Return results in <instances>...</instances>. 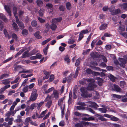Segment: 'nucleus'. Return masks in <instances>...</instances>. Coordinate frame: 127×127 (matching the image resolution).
Returning <instances> with one entry per match:
<instances>
[{"label":"nucleus","instance_id":"680f3d73","mask_svg":"<svg viewBox=\"0 0 127 127\" xmlns=\"http://www.w3.org/2000/svg\"><path fill=\"white\" fill-rule=\"evenodd\" d=\"M22 34L23 35H26L28 34V31L26 30H24L22 31Z\"/></svg>","mask_w":127,"mask_h":127},{"label":"nucleus","instance_id":"b1692460","mask_svg":"<svg viewBox=\"0 0 127 127\" xmlns=\"http://www.w3.org/2000/svg\"><path fill=\"white\" fill-rule=\"evenodd\" d=\"M54 89V88L53 87H52L50 88L48 90L44 91V94H47L48 93L51 92Z\"/></svg>","mask_w":127,"mask_h":127},{"label":"nucleus","instance_id":"dca6fc26","mask_svg":"<svg viewBox=\"0 0 127 127\" xmlns=\"http://www.w3.org/2000/svg\"><path fill=\"white\" fill-rule=\"evenodd\" d=\"M80 69L79 67H77L75 71V73L74 74H72V76L73 75V77L74 78H75L78 75V72L80 70Z\"/></svg>","mask_w":127,"mask_h":127},{"label":"nucleus","instance_id":"8fccbe9b","mask_svg":"<svg viewBox=\"0 0 127 127\" xmlns=\"http://www.w3.org/2000/svg\"><path fill=\"white\" fill-rule=\"evenodd\" d=\"M44 103V101H42L38 104L37 108L39 110L40 109V108L41 107V106Z\"/></svg>","mask_w":127,"mask_h":127},{"label":"nucleus","instance_id":"6ab92c4d","mask_svg":"<svg viewBox=\"0 0 127 127\" xmlns=\"http://www.w3.org/2000/svg\"><path fill=\"white\" fill-rule=\"evenodd\" d=\"M28 52V51H27L24 53L23 54V58H25L31 56L30 53H29Z\"/></svg>","mask_w":127,"mask_h":127},{"label":"nucleus","instance_id":"0eeeda50","mask_svg":"<svg viewBox=\"0 0 127 127\" xmlns=\"http://www.w3.org/2000/svg\"><path fill=\"white\" fill-rule=\"evenodd\" d=\"M113 90L117 92H120L121 91V89L117 85H114L112 88Z\"/></svg>","mask_w":127,"mask_h":127},{"label":"nucleus","instance_id":"2eb2a0df","mask_svg":"<svg viewBox=\"0 0 127 127\" xmlns=\"http://www.w3.org/2000/svg\"><path fill=\"white\" fill-rule=\"evenodd\" d=\"M96 79L97 80L98 84L99 86H101L103 82V79L102 78L98 77H96Z\"/></svg>","mask_w":127,"mask_h":127},{"label":"nucleus","instance_id":"9d476101","mask_svg":"<svg viewBox=\"0 0 127 127\" xmlns=\"http://www.w3.org/2000/svg\"><path fill=\"white\" fill-rule=\"evenodd\" d=\"M62 20L61 18H58L54 19L52 20V23L53 24H55L61 21Z\"/></svg>","mask_w":127,"mask_h":127},{"label":"nucleus","instance_id":"aec40b11","mask_svg":"<svg viewBox=\"0 0 127 127\" xmlns=\"http://www.w3.org/2000/svg\"><path fill=\"white\" fill-rule=\"evenodd\" d=\"M34 35L36 38L38 39H40L42 38V36L39 34V32L38 31L34 33Z\"/></svg>","mask_w":127,"mask_h":127},{"label":"nucleus","instance_id":"e433bc0d","mask_svg":"<svg viewBox=\"0 0 127 127\" xmlns=\"http://www.w3.org/2000/svg\"><path fill=\"white\" fill-rule=\"evenodd\" d=\"M97 115L98 116H99L98 118L99 120L102 121H106V119L104 118L102 116L98 114H97Z\"/></svg>","mask_w":127,"mask_h":127},{"label":"nucleus","instance_id":"c03bdc74","mask_svg":"<svg viewBox=\"0 0 127 127\" xmlns=\"http://www.w3.org/2000/svg\"><path fill=\"white\" fill-rule=\"evenodd\" d=\"M53 7L52 4L50 3H48L46 4V7H47L48 9H51Z\"/></svg>","mask_w":127,"mask_h":127},{"label":"nucleus","instance_id":"9b49d317","mask_svg":"<svg viewBox=\"0 0 127 127\" xmlns=\"http://www.w3.org/2000/svg\"><path fill=\"white\" fill-rule=\"evenodd\" d=\"M0 18L5 22L6 23L7 22V18L4 15L1 13H0Z\"/></svg>","mask_w":127,"mask_h":127},{"label":"nucleus","instance_id":"7c9ffc66","mask_svg":"<svg viewBox=\"0 0 127 127\" xmlns=\"http://www.w3.org/2000/svg\"><path fill=\"white\" fill-rule=\"evenodd\" d=\"M33 75V74H31L29 75H25V74H22L21 75V76L23 78H28L32 76Z\"/></svg>","mask_w":127,"mask_h":127},{"label":"nucleus","instance_id":"3c124183","mask_svg":"<svg viewBox=\"0 0 127 127\" xmlns=\"http://www.w3.org/2000/svg\"><path fill=\"white\" fill-rule=\"evenodd\" d=\"M30 109V107L29 106H28L26 107L25 110V111L26 112V114H29Z\"/></svg>","mask_w":127,"mask_h":127},{"label":"nucleus","instance_id":"f03ea898","mask_svg":"<svg viewBox=\"0 0 127 127\" xmlns=\"http://www.w3.org/2000/svg\"><path fill=\"white\" fill-rule=\"evenodd\" d=\"M119 60L120 62V64L118 61L116 60H115L114 61L115 64L117 65L119 64L120 66L124 67L125 65V64L126 63V61L125 59L121 58H119Z\"/></svg>","mask_w":127,"mask_h":127},{"label":"nucleus","instance_id":"393cba45","mask_svg":"<svg viewBox=\"0 0 127 127\" xmlns=\"http://www.w3.org/2000/svg\"><path fill=\"white\" fill-rule=\"evenodd\" d=\"M44 10L43 9H41L38 11L39 16L42 17L44 13Z\"/></svg>","mask_w":127,"mask_h":127},{"label":"nucleus","instance_id":"c85d7f7f","mask_svg":"<svg viewBox=\"0 0 127 127\" xmlns=\"http://www.w3.org/2000/svg\"><path fill=\"white\" fill-rule=\"evenodd\" d=\"M17 9L16 7H14L13 8V12L14 14V16L15 17L17 16Z\"/></svg>","mask_w":127,"mask_h":127},{"label":"nucleus","instance_id":"1a4fd4ad","mask_svg":"<svg viewBox=\"0 0 127 127\" xmlns=\"http://www.w3.org/2000/svg\"><path fill=\"white\" fill-rule=\"evenodd\" d=\"M88 102L89 104L88 105L90 107L95 108L96 106H98L97 104L95 102L91 101H89Z\"/></svg>","mask_w":127,"mask_h":127},{"label":"nucleus","instance_id":"f704fd0d","mask_svg":"<svg viewBox=\"0 0 127 127\" xmlns=\"http://www.w3.org/2000/svg\"><path fill=\"white\" fill-rule=\"evenodd\" d=\"M72 74L71 73L70 74L69 76L67 77V81L68 83H69L70 82L72 79Z\"/></svg>","mask_w":127,"mask_h":127},{"label":"nucleus","instance_id":"338daca9","mask_svg":"<svg viewBox=\"0 0 127 127\" xmlns=\"http://www.w3.org/2000/svg\"><path fill=\"white\" fill-rule=\"evenodd\" d=\"M28 79H25L22 83L21 85V86H25L26 84V82L28 81Z\"/></svg>","mask_w":127,"mask_h":127},{"label":"nucleus","instance_id":"f8f14e48","mask_svg":"<svg viewBox=\"0 0 127 127\" xmlns=\"http://www.w3.org/2000/svg\"><path fill=\"white\" fill-rule=\"evenodd\" d=\"M44 74L45 76L43 77V79H48L50 75V73L46 71H44Z\"/></svg>","mask_w":127,"mask_h":127},{"label":"nucleus","instance_id":"7ed1b4c3","mask_svg":"<svg viewBox=\"0 0 127 127\" xmlns=\"http://www.w3.org/2000/svg\"><path fill=\"white\" fill-rule=\"evenodd\" d=\"M38 96L37 90L36 89H33L31 93L30 98V100L34 101L36 99Z\"/></svg>","mask_w":127,"mask_h":127},{"label":"nucleus","instance_id":"412c9836","mask_svg":"<svg viewBox=\"0 0 127 127\" xmlns=\"http://www.w3.org/2000/svg\"><path fill=\"white\" fill-rule=\"evenodd\" d=\"M63 100L64 98H61L59 99L58 101V105L60 106V107L62 109V104L63 103Z\"/></svg>","mask_w":127,"mask_h":127},{"label":"nucleus","instance_id":"6e6d98bb","mask_svg":"<svg viewBox=\"0 0 127 127\" xmlns=\"http://www.w3.org/2000/svg\"><path fill=\"white\" fill-rule=\"evenodd\" d=\"M28 86H26L23 89L22 91L24 93H26L28 91Z\"/></svg>","mask_w":127,"mask_h":127},{"label":"nucleus","instance_id":"5fc2aeb1","mask_svg":"<svg viewBox=\"0 0 127 127\" xmlns=\"http://www.w3.org/2000/svg\"><path fill=\"white\" fill-rule=\"evenodd\" d=\"M42 55L39 53H37L36 55V59H40L42 57Z\"/></svg>","mask_w":127,"mask_h":127},{"label":"nucleus","instance_id":"a18cd8bd","mask_svg":"<svg viewBox=\"0 0 127 127\" xmlns=\"http://www.w3.org/2000/svg\"><path fill=\"white\" fill-rule=\"evenodd\" d=\"M31 24L32 26L35 27L37 25V22L35 21H33L31 22Z\"/></svg>","mask_w":127,"mask_h":127},{"label":"nucleus","instance_id":"69168bd1","mask_svg":"<svg viewBox=\"0 0 127 127\" xmlns=\"http://www.w3.org/2000/svg\"><path fill=\"white\" fill-rule=\"evenodd\" d=\"M15 92V91L14 90H10L9 91L8 95H11L13 94Z\"/></svg>","mask_w":127,"mask_h":127},{"label":"nucleus","instance_id":"a19ab883","mask_svg":"<svg viewBox=\"0 0 127 127\" xmlns=\"http://www.w3.org/2000/svg\"><path fill=\"white\" fill-rule=\"evenodd\" d=\"M125 28L124 27L120 26L119 28V32H122L124 31L125 30Z\"/></svg>","mask_w":127,"mask_h":127},{"label":"nucleus","instance_id":"bb28decb","mask_svg":"<svg viewBox=\"0 0 127 127\" xmlns=\"http://www.w3.org/2000/svg\"><path fill=\"white\" fill-rule=\"evenodd\" d=\"M22 117L20 115H18L17 117V119L16 120V122H22V120L21 119Z\"/></svg>","mask_w":127,"mask_h":127},{"label":"nucleus","instance_id":"774afa93","mask_svg":"<svg viewBox=\"0 0 127 127\" xmlns=\"http://www.w3.org/2000/svg\"><path fill=\"white\" fill-rule=\"evenodd\" d=\"M24 12L23 11L21 10L19 11V15L20 17H21V16H22Z\"/></svg>","mask_w":127,"mask_h":127},{"label":"nucleus","instance_id":"49530a36","mask_svg":"<svg viewBox=\"0 0 127 127\" xmlns=\"http://www.w3.org/2000/svg\"><path fill=\"white\" fill-rule=\"evenodd\" d=\"M50 27L53 30H55L57 28V26L55 24H52L51 26Z\"/></svg>","mask_w":127,"mask_h":127},{"label":"nucleus","instance_id":"ea45409f","mask_svg":"<svg viewBox=\"0 0 127 127\" xmlns=\"http://www.w3.org/2000/svg\"><path fill=\"white\" fill-rule=\"evenodd\" d=\"M66 7L68 10H70L71 8L70 3L69 2H67L66 4Z\"/></svg>","mask_w":127,"mask_h":127},{"label":"nucleus","instance_id":"4be33fe9","mask_svg":"<svg viewBox=\"0 0 127 127\" xmlns=\"http://www.w3.org/2000/svg\"><path fill=\"white\" fill-rule=\"evenodd\" d=\"M107 109V107H106L105 108H98V110L101 112L102 113H105L106 112Z\"/></svg>","mask_w":127,"mask_h":127},{"label":"nucleus","instance_id":"0e129e2a","mask_svg":"<svg viewBox=\"0 0 127 127\" xmlns=\"http://www.w3.org/2000/svg\"><path fill=\"white\" fill-rule=\"evenodd\" d=\"M51 114V113L50 112H49L45 116V117L43 118V120H44L46 119L47 118L49 117V115Z\"/></svg>","mask_w":127,"mask_h":127},{"label":"nucleus","instance_id":"4468645a","mask_svg":"<svg viewBox=\"0 0 127 127\" xmlns=\"http://www.w3.org/2000/svg\"><path fill=\"white\" fill-rule=\"evenodd\" d=\"M81 95L83 97H91L92 95L91 94L87 92L85 94H81Z\"/></svg>","mask_w":127,"mask_h":127},{"label":"nucleus","instance_id":"864d4df0","mask_svg":"<svg viewBox=\"0 0 127 127\" xmlns=\"http://www.w3.org/2000/svg\"><path fill=\"white\" fill-rule=\"evenodd\" d=\"M14 120V118L11 117L9 119V121L8 122V124L10 125H11L12 124V121Z\"/></svg>","mask_w":127,"mask_h":127},{"label":"nucleus","instance_id":"f257e3e1","mask_svg":"<svg viewBox=\"0 0 127 127\" xmlns=\"http://www.w3.org/2000/svg\"><path fill=\"white\" fill-rule=\"evenodd\" d=\"M88 82H90L89 85L87 88L82 87L80 89V90L82 93L81 94H85L87 92L88 90L94 91V89L97 87L96 85L94 83L95 81L93 79H86L85 80Z\"/></svg>","mask_w":127,"mask_h":127},{"label":"nucleus","instance_id":"58836bf2","mask_svg":"<svg viewBox=\"0 0 127 127\" xmlns=\"http://www.w3.org/2000/svg\"><path fill=\"white\" fill-rule=\"evenodd\" d=\"M85 71L87 73L89 74H92V73L93 72V71L90 68H87L85 70Z\"/></svg>","mask_w":127,"mask_h":127},{"label":"nucleus","instance_id":"f3484780","mask_svg":"<svg viewBox=\"0 0 127 127\" xmlns=\"http://www.w3.org/2000/svg\"><path fill=\"white\" fill-rule=\"evenodd\" d=\"M107 24H104L101 25L99 27V29L100 30H103L105 29L107 27Z\"/></svg>","mask_w":127,"mask_h":127},{"label":"nucleus","instance_id":"de8ad7c7","mask_svg":"<svg viewBox=\"0 0 127 127\" xmlns=\"http://www.w3.org/2000/svg\"><path fill=\"white\" fill-rule=\"evenodd\" d=\"M54 79V75H51L49 79L48 80V81L49 82H51L53 81Z\"/></svg>","mask_w":127,"mask_h":127},{"label":"nucleus","instance_id":"cd10ccee","mask_svg":"<svg viewBox=\"0 0 127 127\" xmlns=\"http://www.w3.org/2000/svg\"><path fill=\"white\" fill-rule=\"evenodd\" d=\"M109 78L110 79L111 81L113 82L115 81V77L111 74H110L109 75Z\"/></svg>","mask_w":127,"mask_h":127},{"label":"nucleus","instance_id":"20e7f679","mask_svg":"<svg viewBox=\"0 0 127 127\" xmlns=\"http://www.w3.org/2000/svg\"><path fill=\"white\" fill-rule=\"evenodd\" d=\"M52 95H51V96H50L48 95L45 100V101H47L48 100L46 104V106L48 108H49L52 105V101L51 100H49L51 99Z\"/></svg>","mask_w":127,"mask_h":127},{"label":"nucleus","instance_id":"72a5a7b5","mask_svg":"<svg viewBox=\"0 0 127 127\" xmlns=\"http://www.w3.org/2000/svg\"><path fill=\"white\" fill-rule=\"evenodd\" d=\"M121 12V10L120 9H117L114 10L113 13V14L116 15L118 14Z\"/></svg>","mask_w":127,"mask_h":127},{"label":"nucleus","instance_id":"5701e85b","mask_svg":"<svg viewBox=\"0 0 127 127\" xmlns=\"http://www.w3.org/2000/svg\"><path fill=\"white\" fill-rule=\"evenodd\" d=\"M53 94L55 98L57 99L58 98L59 94L57 91L56 90L54 91Z\"/></svg>","mask_w":127,"mask_h":127},{"label":"nucleus","instance_id":"37998d69","mask_svg":"<svg viewBox=\"0 0 127 127\" xmlns=\"http://www.w3.org/2000/svg\"><path fill=\"white\" fill-rule=\"evenodd\" d=\"M112 95L113 97L116 98L122 97L123 98L126 97L125 95L120 96L115 94H113Z\"/></svg>","mask_w":127,"mask_h":127},{"label":"nucleus","instance_id":"2f4dec72","mask_svg":"<svg viewBox=\"0 0 127 127\" xmlns=\"http://www.w3.org/2000/svg\"><path fill=\"white\" fill-rule=\"evenodd\" d=\"M36 3L38 6H41L43 4V2L41 0H37L36 1Z\"/></svg>","mask_w":127,"mask_h":127},{"label":"nucleus","instance_id":"c9c22d12","mask_svg":"<svg viewBox=\"0 0 127 127\" xmlns=\"http://www.w3.org/2000/svg\"><path fill=\"white\" fill-rule=\"evenodd\" d=\"M110 118L111 120L114 121H118L119 120L118 118L116 117L113 116L111 115Z\"/></svg>","mask_w":127,"mask_h":127},{"label":"nucleus","instance_id":"79ce46f5","mask_svg":"<svg viewBox=\"0 0 127 127\" xmlns=\"http://www.w3.org/2000/svg\"><path fill=\"white\" fill-rule=\"evenodd\" d=\"M20 79V78L19 77H17L14 81L11 82V84H13L17 83L19 80Z\"/></svg>","mask_w":127,"mask_h":127},{"label":"nucleus","instance_id":"4d7b16f0","mask_svg":"<svg viewBox=\"0 0 127 127\" xmlns=\"http://www.w3.org/2000/svg\"><path fill=\"white\" fill-rule=\"evenodd\" d=\"M97 42L96 40H93L92 42L91 45L92 46V48H93L95 44Z\"/></svg>","mask_w":127,"mask_h":127},{"label":"nucleus","instance_id":"a878e982","mask_svg":"<svg viewBox=\"0 0 127 127\" xmlns=\"http://www.w3.org/2000/svg\"><path fill=\"white\" fill-rule=\"evenodd\" d=\"M38 105L37 103H34L32 104L30 106V109L33 110Z\"/></svg>","mask_w":127,"mask_h":127},{"label":"nucleus","instance_id":"c756f323","mask_svg":"<svg viewBox=\"0 0 127 127\" xmlns=\"http://www.w3.org/2000/svg\"><path fill=\"white\" fill-rule=\"evenodd\" d=\"M3 32L6 37L8 38V39H10L11 38V36L9 35L8 34L6 30H4Z\"/></svg>","mask_w":127,"mask_h":127},{"label":"nucleus","instance_id":"ddd939ff","mask_svg":"<svg viewBox=\"0 0 127 127\" xmlns=\"http://www.w3.org/2000/svg\"><path fill=\"white\" fill-rule=\"evenodd\" d=\"M119 5L121 7L122 9L124 10L127 9V3H125L123 4H120Z\"/></svg>","mask_w":127,"mask_h":127},{"label":"nucleus","instance_id":"39448f33","mask_svg":"<svg viewBox=\"0 0 127 127\" xmlns=\"http://www.w3.org/2000/svg\"><path fill=\"white\" fill-rule=\"evenodd\" d=\"M89 32V31L87 29L81 31L79 35V40L80 41L83 38L84 34L88 33Z\"/></svg>","mask_w":127,"mask_h":127},{"label":"nucleus","instance_id":"bf43d9fd","mask_svg":"<svg viewBox=\"0 0 127 127\" xmlns=\"http://www.w3.org/2000/svg\"><path fill=\"white\" fill-rule=\"evenodd\" d=\"M38 52V51L37 50H34L31 52L30 53L31 55H33L37 53Z\"/></svg>","mask_w":127,"mask_h":127},{"label":"nucleus","instance_id":"e2e57ef3","mask_svg":"<svg viewBox=\"0 0 127 127\" xmlns=\"http://www.w3.org/2000/svg\"><path fill=\"white\" fill-rule=\"evenodd\" d=\"M7 76V74H4L1 75L0 77V80L4 78H5L6 76Z\"/></svg>","mask_w":127,"mask_h":127},{"label":"nucleus","instance_id":"052dcab7","mask_svg":"<svg viewBox=\"0 0 127 127\" xmlns=\"http://www.w3.org/2000/svg\"><path fill=\"white\" fill-rule=\"evenodd\" d=\"M75 41L74 39H70L68 42V43L69 44H72Z\"/></svg>","mask_w":127,"mask_h":127},{"label":"nucleus","instance_id":"473e14b6","mask_svg":"<svg viewBox=\"0 0 127 127\" xmlns=\"http://www.w3.org/2000/svg\"><path fill=\"white\" fill-rule=\"evenodd\" d=\"M2 83L4 85L7 84L10 82V81L7 79L3 80L2 81Z\"/></svg>","mask_w":127,"mask_h":127},{"label":"nucleus","instance_id":"423d86ee","mask_svg":"<svg viewBox=\"0 0 127 127\" xmlns=\"http://www.w3.org/2000/svg\"><path fill=\"white\" fill-rule=\"evenodd\" d=\"M15 18L16 23L20 27V29H23L24 28V26L23 23L19 21L17 16H16Z\"/></svg>","mask_w":127,"mask_h":127},{"label":"nucleus","instance_id":"a211bd4d","mask_svg":"<svg viewBox=\"0 0 127 127\" xmlns=\"http://www.w3.org/2000/svg\"><path fill=\"white\" fill-rule=\"evenodd\" d=\"M13 29L16 31H18L19 30V28L17 24L15 22L13 23L12 25Z\"/></svg>","mask_w":127,"mask_h":127},{"label":"nucleus","instance_id":"603ef678","mask_svg":"<svg viewBox=\"0 0 127 127\" xmlns=\"http://www.w3.org/2000/svg\"><path fill=\"white\" fill-rule=\"evenodd\" d=\"M24 51V50L23 49H22L20 50L19 52L16 54L15 55V57H18L19 55H20L22 52H23Z\"/></svg>","mask_w":127,"mask_h":127},{"label":"nucleus","instance_id":"09e8293b","mask_svg":"<svg viewBox=\"0 0 127 127\" xmlns=\"http://www.w3.org/2000/svg\"><path fill=\"white\" fill-rule=\"evenodd\" d=\"M51 40V39L50 38H48L47 39L43 41L42 42L41 44L43 45L46 43L49 42Z\"/></svg>","mask_w":127,"mask_h":127},{"label":"nucleus","instance_id":"13d9d810","mask_svg":"<svg viewBox=\"0 0 127 127\" xmlns=\"http://www.w3.org/2000/svg\"><path fill=\"white\" fill-rule=\"evenodd\" d=\"M64 60L66 61L67 64L69 63L70 61V60L69 59V58L67 56H66L64 58Z\"/></svg>","mask_w":127,"mask_h":127},{"label":"nucleus","instance_id":"6e6552de","mask_svg":"<svg viewBox=\"0 0 127 127\" xmlns=\"http://www.w3.org/2000/svg\"><path fill=\"white\" fill-rule=\"evenodd\" d=\"M4 9L5 11L9 14L10 16H11V12L10 10V6H8V5H4Z\"/></svg>","mask_w":127,"mask_h":127},{"label":"nucleus","instance_id":"4c0bfd02","mask_svg":"<svg viewBox=\"0 0 127 127\" xmlns=\"http://www.w3.org/2000/svg\"><path fill=\"white\" fill-rule=\"evenodd\" d=\"M80 58H79L76 61L75 64V66H77L79 64L80 62Z\"/></svg>","mask_w":127,"mask_h":127}]
</instances>
